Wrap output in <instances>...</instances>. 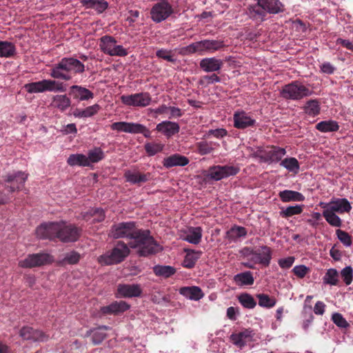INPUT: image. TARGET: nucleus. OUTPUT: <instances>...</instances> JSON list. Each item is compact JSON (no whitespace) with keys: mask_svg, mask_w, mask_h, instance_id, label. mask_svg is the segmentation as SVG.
<instances>
[{"mask_svg":"<svg viewBox=\"0 0 353 353\" xmlns=\"http://www.w3.org/2000/svg\"><path fill=\"white\" fill-rule=\"evenodd\" d=\"M212 144V142L201 141L196 143V148L201 155H206L213 151Z\"/></svg>","mask_w":353,"mask_h":353,"instance_id":"51","label":"nucleus"},{"mask_svg":"<svg viewBox=\"0 0 353 353\" xmlns=\"http://www.w3.org/2000/svg\"><path fill=\"white\" fill-rule=\"evenodd\" d=\"M189 162L188 157L180 154H174L163 159V165L166 168H170L174 166H185Z\"/></svg>","mask_w":353,"mask_h":353,"instance_id":"27","label":"nucleus"},{"mask_svg":"<svg viewBox=\"0 0 353 353\" xmlns=\"http://www.w3.org/2000/svg\"><path fill=\"white\" fill-rule=\"evenodd\" d=\"M173 12L172 6L168 1H160L151 8V19L155 23H160L168 19Z\"/></svg>","mask_w":353,"mask_h":353,"instance_id":"11","label":"nucleus"},{"mask_svg":"<svg viewBox=\"0 0 353 353\" xmlns=\"http://www.w3.org/2000/svg\"><path fill=\"white\" fill-rule=\"evenodd\" d=\"M156 56L159 59H162L172 63H174L176 61L171 50L161 48L156 52Z\"/></svg>","mask_w":353,"mask_h":353,"instance_id":"48","label":"nucleus"},{"mask_svg":"<svg viewBox=\"0 0 353 353\" xmlns=\"http://www.w3.org/2000/svg\"><path fill=\"white\" fill-rule=\"evenodd\" d=\"M339 272L336 269L330 268L325 272L323 281L325 284L337 285L339 283Z\"/></svg>","mask_w":353,"mask_h":353,"instance_id":"45","label":"nucleus"},{"mask_svg":"<svg viewBox=\"0 0 353 353\" xmlns=\"http://www.w3.org/2000/svg\"><path fill=\"white\" fill-rule=\"evenodd\" d=\"M120 100L125 105L142 108L150 105L152 97L148 92H141L131 94H123L120 97Z\"/></svg>","mask_w":353,"mask_h":353,"instance_id":"8","label":"nucleus"},{"mask_svg":"<svg viewBox=\"0 0 353 353\" xmlns=\"http://www.w3.org/2000/svg\"><path fill=\"white\" fill-rule=\"evenodd\" d=\"M52 261V256L46 253H37L28 255V256L19 262V265L23 268H32L39 267Z\"/></svg>","mask_w":353,"mask_h":353,"instance_id":"12","label":"nucleus"},{"mask_svg":"<svg viewBox=\"0 0 353 353\" xmlns=\"http://www.w3.org/2000/svg\"><path fill=\"white\" fill-rule=\"evenodd\" d=\"M239 168L234 165H214L210 167L206 174V177L214 181H219L224 178L237 174Z\"/></svg>","mask_w":353,"mask_h":353,"instance_id":"10","label":"nucleus"},{"mask_svg":"<svg viewBox=\"0 0 353 353\" xmlns=\"http://www.w3.org/2000/svg\"><path fill=\"white\" fill-rule=\"evenodd\" d=\"M81 232V228L74 224L59 221L41 224L36 230V234L40 239L72 243L79 239Z\"/></svg>","mask_w":353,"mask_h":353,"instance_id":"2","label":"nucleus"},{"mask_svg":"<svg viewBox=\"0 0 353 353\" xmlns=\"http://www.w3.org/2000/svg\"><path fill=\"white\" fill-rule=\"evenodd\" d=\"M34 328L29 326H23L19 331V336L26 341H31L34 332Z\"/></svg>","mask_w":353,"mask_h":353,"instance_id":"58","label":"nucleus"},{"mask_svg":"<svg viewBox=\"0 0 353 353\" xmlns=\"http://www.w3.org/2000/svg\"><path fill=\"white\" fill-rule=\"evenodd\" d=\"M341 276L344 283L349 285L352 282L353 279V269L351 266L344 268L341 272Z\"/></svg>","mask_w":353,"mask_h":353,"instance_id":"54","label":"nucleus"},{"mask_svg":"<svg viewBox=\"0 0 353 353\" xmlns=\"http://www.w3.org/2000/svg\"><path fill=\"white\" fill-rule=\"evenodd\" d=\"M101 107L99 104H94L87 107L83 110L84 118L94 116L99 111Z\"/></svg>","mask_w":353,"mask_h":353,"instance_id":"61","label":"nucleus"},{"mask_svg":"<svg viewBox=\"0 0 353 353\" xmlns=\"http://www.w3.org/2000/svg\"><path fill=\"white\" fill-rule=\"evenodd\" d=\"M221 77L216 74L213 73L210 75H204L199 79V83L201 85H208L216 83L221 82Z\"/></svg>","mask_w":353,"mask_h":353,"instance_id":"52","label":"nucleus"},{"mask_svg":"<svg viewBox=\"0 0 353 353\" xmlns=\"http://www.w3.org/2000/svg\"><path fill=\"white\" fill-rule=\"evenodd\" d=\"M308 272V268L303 265H296L292 269V272L299 278H303Z\"/></svg>","mask_w":353,"mask_h":353,"instance_id":"63","label":"nucleus"},{"mask_svg":"<svg viewBox=\"0 0 353 353\" xmlns=\"http://www.w3.org/2000/svg\"><path fill=\"white\" fill-rule=\"evenodd\" d=\"M28 176V174L21 171L8 173L3 176L4 187L10 193L22 190Z\"/></svg>","mask_w":353,"mask_h":353,"instance_id":"9","label":"nucleus"},{"mask_svg":"<svg viewBox=\"0 0 353 353\" xmlns=\"http://www.w3.org/2000/svg\"><path fill=\"white\" fill-rule=\"evenodd\" d=\"M321 208H327L328 210L339 214L348 213L352 210L350 203L347 199L333 198L330 202L321 201L319 203Z\"/></svg>","mask_w":353,"mask_h":353,"instance_id":"13","label":"nucleus"},{"mask_svg":"<svg viewBox=\"0 0 353 353\" xmlns=\"http://www.w3.org/2000/svg\"><path fill=\"white\" fill-rule=\"evenodd\" d=\"M281 96L286 100L299 101L312 94L308 87L299 81H294L285 85L281 90Z\"/></svg>","mask_w":353,"mask_h":353,"instance_id":"5","label":"nucleus"},{"mask_svg":"<svg viewBox=\"0 0 353 353\" xmlns=\"http://www.w3.org/2000/svg\"><path fill=\"white\" fill-rule=\"evenodd\" d=\"M181 294L195 301H199L204 296L201 289L198 286L183 287L179 290Z\"/></svg>","mask_w":353,"mask_h":353,"instance_id":"29","label":"nucleus"},{"mask_svg":"<svg viewBox=\"0 0 353 353\" xmlns=\"http://www.w3.org/2000/svg\"><path fill=\"white\" fill-rule=\"evenodd\" d=\"M155 130L167 138H170L179 132L180 126L178 123L163 121L157 125Z\"/></svg>","mask_w":353,"mask_h":353,"instance_id":"18","label":"nucleus"},{"mask_svg":"<svg viewBox=\"0 0 353 353\" xmlns=\"http://www.w3.org/2000/svg\"><path fill=\"white\" fill-rule=\"evenodd\" d=\"M339 241L346 247H350L352 245V236L345 231L338 229L336 230Z\"/></svg>","mask_w":353,"mask_h":353,"instance_id":"53","label":"nucleus"},{"mask_svg":"<svg viewBox=\"0 0 353 353\" xmlns=\"http://www.w3.org/2000/svg\"><path fill=\"white\" fill-rule=\"evenodd\" d=\"M110 327L106 325L99 326L98 327L88 330L85 334V337L92 335V342L94 345L100 344L106 337L105 331L110 330Z\"/></svg>","mask_w":353,"mask_h":353,"instance_id":"26","label":"nucleus"},{"mask_svg":"<svg viewBox=\"0 0 353 353\" xmlns=\"http://www.w3.org/2000/svg\"><path fill=\"white\" fill-rule=\"evenodd\" d=\"M280 165L294 174H297L300 170L299 163L294 157H288L283 159L280 162Z\"/></svg>","mask_w":353,"mask_h":353,"instance_id":"40","label":"nucleus"},{"mask_svg":"<svg viewBox=\"0 0 353 353\" xmlns=\"http://www.w3.org/2000/svg\"><path fill=\"white\" fill-rule=\"evenodd\" d=\"M256 298L259 300V306L262 307L272 308L276 303V299L274 297L270 296L267 294H256Z\"/></svg>","mask_w":353,"mask_h":353,"instance_id":"44","label":"nucleus"},{"mask_svg":"<svg viewBox=\"0 0 353 353\" xmlns=\"http://www.w3.org/2000/svg\"><path fill=\"white\" fill-rule=\"evenodd\" d=\"M332 321L339 327L345 328L349 326L347 321L343 318L341 314L334 313L332 316Z\"/></svg>","mask_w":353,"mask_h":353,"instance_id":"57","label":"nucleus"},{"mask_svg":"<svg viewBox=\"0 0 353 353\" xmlns=\"http://www.w3.org/2000/svg\"><path fill=\"white\" fill-rule=\"evenodd\" d=\"M83 219L85 221H89L93 218V223H100L105 218V212L101 208H92L88 211L82 213Z\"/></svg>","mask_w":353,"mask_h":353,"instance_id":"32","label":"nucleus"},{"mask_svg":"<svg viewBox=\"0 0 353 353\" xmlns=\"http://www.w3.org/2000/svg\"><path fill=\"white\" fill-rule=\"evenodd\" d=\"M49 335L46 332L39 330H34L33 335L32 337L31 341L33 342H46L48 341Z\"/></svg>","mask_w":353,"mask_h":353,"instance_id":"56","label":"nucleus"},{"mask_svg":"<svg viewBox=\"0 0 353 353\" xmlns=\"http://www.w3.org/2000/svg\"><path fill=\"white\" fill-rule=\"evenodd\" d=\"M141 293L142 289L139 284H119L117 286V294L121 297H137Z\"/></svg>","mask_w":353,"mask_h":353,"instance_id":"16","label":"nucleus"},{"mask_svg":"<svg viewBox=\"0 0 353 353\" xmlns=\"http://www.w3.org/2000/svg\"><path fill=\"white\" fill-rule=\"evenodd\" d=\"M87 158L88 159V165L90 163H97L104 158L103 151L99 148H96L88 152Z\"/></svg>","mask_w":353,"mask_h":353,"instance_id":"50","label":"nucleus"},{"mask_svg":"<svg viewBox=\"0 0 353 353\" xmlns=\"http://www.w3.org/2000/svg\"><path fill=\"white\" fill-rule=\"evenodd\" d=\"M15 53L16 48L12 43L0 41V57H11Z\"/></svg>","mask_w":353,"mask_h":353,"instance_id":"41","label":"nucleus"},{"mask_svg":"<svg viewBox=\"0 0 353 353\" xmlns=\"http://www.w3.org/2000/svg\"><path fill=\"white\" fill-rule=\"evenodd\" d=\"M316 129L321 132H334L339 129V123L336 121H323L316 125Z\"/></svg>","mask_w":353,"mask_h":353,"instance_id":"37","label":"nucleus"},{"mask_svg":"<svg viewBox=\"0 0 353 353\" xmlns=\"http://www.w3.org/2000/svg\"><path fill=\"white\" fill-rule=\"evenodd\" d=\"M28 93H39L44 92H61L65 91V87L63 82L52 79H43L41 81L32 82L24 85Z\"/></svg>","mask_w":353,"mask_h":353,"instance_id":"6","label":"nucleus"},{"mask_svg":"<svg viewBox=\"0 0 353 353\" xmlns=\"http://www.w3.org/2000/svg\"><path fill=\"white\" fill-rule=\"evenodd\" d=\"M303 205H290L285 209H283L280 212V216L283 218L288 219L294 215H298L302 213L303 210Z\"/></svg>","mask_w":353,"mask_h":353,"instance_id":"42","label":"nucleus"},{"mask_svg":"<svg viewBox=\"0 0 353 353\" xmlns=\"http://www.w3.org/2000/svg\"><path fill=\"white\" fill-rule=\"evenodd\" d=\"M153 271L157 276L165 278H168L176 272L175 268L170 265H156Z\"/></svg>","mask_w":353,"mask_h":353,"instance_id":"43","label":"nucleus"},{"mask_svg":"<svg viewBox=\"0 0 353 353\" xmlns=\"http://www.w3.org/2000/svg\"><path fill=\"white\" fill-rule=\"evenodd\" d=\"M323 209L322 216L328 224L335 228H341L342 226L343 221L336 212H332L327 208Z\"/></svg>","mask_w":353,"mask_h":353,"instance_id":"35","label":"nucleus"},{"mask_svg":"<svg viewBox=\"0 0 353 353\" xmlns=\"http://www.w3.org/2000/svg\"><path fill=\"white\" fill-rule=\"evenodd\" d=\"M227 234L230 239H236L242 236H245L247 234V230L244 227L235 225L232 227Z\"/></svg>","mask_w":353,"mask_h":353,"instance_id":"49","label":"nucleus"},{"mask_svg":"<svg viewBox=\"0 0 353 353\" xmlns=\"http://www.w3.org/2000/svg\"><path fill=\"white\" fill-rule=\"evenodd\" d=\"M69 94L74 99L81 101H88L94 98V93L85 87L74 85L70 86Z\"/></svg>","mask_w":353,"mask_h":353,"instance_id":"21","label":"nucleus"},{"mask_svg":"<svg viewBox=\"0 0 353 353\" xmlns=\"http://www.w3.org/2000/svg\"><path fill=\"white\" fill-rule=\"evenodd\" d=\"M228 135V131L224 128H217L210 130L205 132V137L207 138L213 136L216 139H222Z\"/></svg>","mask_w":353,"mask_h":353,"instance_id":"55","label":"nucleus"},{"mask_svg":"<svg viewBox=\"0 0 353 353\" xmlns=\"http://www.w3.org/2000/svg\"><path fill=\"white\" fill-rule=\"evenodd\" d=\"M252 332L248 330H245L239 333H234L230 336L232 343L241 347L244 346L246 343L252 338Z\"/></svg>","mask_w":353,"mask_h":353,"instance_id":"33","label":"nucleus"},{"mask_svg":"<svg viewBox=\"0 0 353 353\" xmlns=\"http://www.w3.org/2000/svg\"><path fill=\"white\" fill-rule=\"evenodd\" d=\"M238 300L245 308L253 309L256 305V302L253 296L248 293L241 294L238 297Z\"/></svg>","mask_w":353,"mask_h":353,"instance_id":"46","label":"nucleus"},{"mask_svg":"<svg viewBox=\"0 0 353 353\" xmlns=\"http://www.w3.org/2000/svg\"><path fill=\"white\" fill-rule=\"evenodd\" d=\"M202 232L203 230L201 227H190L185 232L183 240L190 243L197 245L201 241Z\"/></svg>","mask_w":353,"mask_h":353,"instance_id":"30","label":"nucleus"},{"mask_svg":"<svg viewBox=\"0 0 353 353\" xmlns=\"http://www.w3.org/2000/svg\"><path fill=\"white\" fill-rule=\"evenodd\" d=\"M67 163L70 166H88V159L83 154H73L69 156Z\"/></svg>","mask_w":353,"mask_h":353,"instance_id":"39","label":"nucleus"},{"mask_svg":"<svg viewBox=\"0 0 353 353\" xmlns=\"http://www.w3.org/2000/svg\"><path fill=\"white\" fill-rule=\"evenodd\" d=\"M233 119L234 126L237 129L243 130L248 127H253L256 123V120L243 111L234 112Z\"/></svg>","mask_w":353,"mask_h":353,"instance_id":"17","label":"nucleus"},{"mask_svg":"<svg viewBox=\"0 0 353 353\" xmlns=\"http://www.w3.org/2000/svg\"><path fill=\"white\" fill-rule=\"evenodd\" d=\"M279 197L283 203L303 201L305 199V196L301 192L290 190L279 192Z\"/></svg>","mask_w":353,"mask_h":353,"instance_id":"28","label":"nucleus"},{"mask_svg":"<svg viewBox=\"0 0 353 353\" xmlns=\"http://www.w3.org/2000/svg\"><path fill=\"white\" fill-rule=\"evenodd\" d=\"M130 308V305L125 301H114L108 305L101 307V312L103 314H114L117 315L121 314Z\"/></svg>","mask_w":353,"mask_h":353,"instance_id":"23","label":"nucleus"},{"mask_svg":"<svg viewBox=\"0 0 353 353\" xmlns=\"http://www.w3.org/2000/svg\"><path fill=\"white\" fill-rule=\"evenodd\" d=\"M130 248L128 243L119 241L110 251L99 256V261L105 265L120 263L130 254Z\"/></svg>","mask_w":353,"mask_h":353,"instance_id":"4","label":"nucleus"},{"mask_svg":"<svg viewBox=\"0 0 353 353\" xmlns=\"http://www.w3.org/2000/svg\"><path fill=\"white\" fill-rule=\"evenodd\" d=\"M246 14L251 19L256 22L265 21L267 15L264 8L259 1H256V3L248 6Z\"/></svg>","mask_w":353,"mask_h":353,"instance_id":"19","label":"nucleus"},{"mask_svg":"<svg viewBox=\"0 0 353 353\" xmlns=\"http://www.w3.org/2000/svg\"><path fill=\"white\" fill-rule=\"evenodd\" d=\"M251 261L254 263H259L265 267L269 266L272 259V250L270 248L264 245L252 252Z\"/></svg>","mask_w":353,"mask_h":353,"instance_id":"15","label":"nucleus"},{"mask_svg":"<svg viewBox=\"0 0 353 353\" xmlns=\"http://www.w3.org/2000/svg\"><path fill=\"white\" fill-rule=\"evenodd\" d=\"M295 261L294 256H288L287 258L281 259L279 260L278 263L283 269H288L291 268Z\"/></svg>","mask_w":353,"mask_h":353,"instance_id":"62","label":"nucleus"},{"mask_svg":"<svg viewBox=\"0 0 353 353\" xmlns=\"http://www.w3.org/2000/svg\"><path fill=\"white\" fill-rule=\"evenodd\" d=\"M224 44L222 41L216 40H203L193 43L186 48L189 53H195L203 50H217L222 48Z\"/></svg>","mask_w":353,"mask_h":353,"instance_id":"14","label":"nucleus"},{"mask_svg":"<svg viewBox=\"0 0 353 353\" xmlns=\"http://www.w3.org/2000/svg\"><path fill=\"white\" fill-rule=\"evenodd\" d=\"M223 65V61L215 57L204 58L199 62L200 68L205 72L219 71Z\"/></svg>","mask_w":353,"mask_h":353,"instance_id":"22","label":"nucleus"},{"mask_svg":"<svg viewBox=\"0 0 353 353\" xmlns=\"http://www.w3.org/2000/svg\"><path fill=\"white\" fill-rule=\"evenodd\" d=\"M112 130L131 134H142L145 138L151 137V131L145 125L132 122L119 121L112 123Z\"/></svg>","mask_w":353,"mask_h":353,"instance_id":"7","label":"nucleus"},{"mask_svg":"<svg viewBox=\"0 0 353 353\" xmlns=\"http://www.w3.org/2000/svg\"><path fill=\"white\" fill-rule=\"evenodd\" d=\"M234 281L238 285H252L254 284V279L250 271H245L234 275Z\"/></svg>","mask_w":353,"mask_h":353,"instance_id":"36","label":"nucleus"},{"mask_svg":"<svg viewBox=\"0 0 353 353\" xmlns=\"http://www.w3.org/2000/svg\"><path fill=\"white\" fill-rule=\"evenodd\" d=\"M110 235L114 239H126L129 246L136 249L139 256H148L161 250L151 236L150 230L139 228L134 221L113 224L110 230Z\"/></svg>","mask_w":353,"mask_h":353,"instance_id":"1","label":"nucleus"},{"mask_svg":"<svg viewBox=\"0 0 353 353\" xmlns=\"http://www.w3.org/2000/svg\"><path fill=\"white\" fill-rule=\"evenodd\" d=\"M80 258L81 256L78 252L72 251L66 254L63 261L68 264H76L79 261Z\"/></svg>","mask_w":353,"mask_h":353,"instance_id":"59","label":"nucleus"},{"mask_svg":"<svg viewBox=\"0 0 353 353\" xmlns=\"http://www.w3.org/2000/svg\"><path fill=\"white\" fill-rule=\"evenodd\" d=\"M336 70V68L330 62L325 61L320 65V71L326 74H332Z\"/></svg>","mask_w":353,"mask_h":353,"instance_id":"60","label":"nucleus"},{"mask_svg":"<svg viewBox=\"0 0 353 353\" xmlns=\"http://www.w3.org/2000/svg\"><path fill=\"white\" fill-rule=\"evenodd\" d=\"M128 54V50L121 45H115L110 56L125 57Z\"/></svg>","mask_w":353,"mask_h":353,"instance_id":"64","label":"nucleus"},{"mask_svg":"<svg viewBox=\"0 0 353 353\" xmlns=\"http://www.w3.org/2000/svg\"><path fill=\"white\" fill-rule=\"evenodd\" d=\"M71 105V99L66 94H57L52 97L50 106L61 112H65Z\"/></svg>","mask_w":353,"mask_h":353,"instance_id":"25","label":"nucleus"},{"mask_svg":"<svg viewBox=\"0 0 353 353\" xmlns=\"http://www.w3.org/2000/svg\"><path fill=\"white\" fill-rule=\"evenodd\" d=\"M164 145L161 143L148 142L144 145V149L148 156L152 157L163 151Z\"/></svg>","mask_w":353,"mask_h":353,"instance_id":"47","label":"nucleus"},{"mask_svg":"<svg viewBox=\"0 0 353 353\" xmlns=\"http://www.w3.org/2000/svg\"><path fill=\"white\" fill-rule=\"evenodd\" d=\"M303 109L305 112L309 116L315 117L320 113V102L317 99H310L306 102Z\"/></svg>","mask_w":353,"mask_h":353,"instance_id":"38","label":"nucleus"},{"mask_svg":"<svg viewBox=\"0 0 353 353\" xmlns=\"http://www.w3.org/2000/svg\"><path fill=\"white\" fill-rule=\"evenodd\" d=\"M124 176L128 182L139 185L150 181L153 177L150 172L141 173L139 171L131 172L130 170L125 172Z\"/></svg>","mask_w":353,"mask_h":353,"instance_id":"20","label":"nucleus"},{"mask_svg":"<svg viewBox=\"0 0 353 353\" xmlns=\"http://www.w3.org/2000/svg\"><path fill=\"white\" fill-rule=\"evenodd\" d=\"M268 150L265 152V161L270 163H278L282 161L285 155L286 150L283 148L276 145L268 147Z\"/></svg>","mask_w":353,"mask_h":353,"instance_id":"24","label":"nucleus"},{"mask_svg":"<svg viewBox=\"0 0 353 353\" xmlns=\"http://www.w3.org/2000/svg\"><path fill=\"white\" fill-rule=\"evenodd\" d=\"M85 71V65L74 57H63L58 63L52 65L50 70L51 77L63 81H70L72 75L81 74Z\"/></svg>","mask_w":353,"mask_h":353,"instance_id":"3","label":"nucleus"},{"mask_svg":"<svg viewBox=\"0 0 353 353\" xmlns=\"http://www.w3.org/2000/svg\"><path fill=\"white\" fill-rule=\"evenodd\" d=\"M116 43V39L112 36L105 35L99 39L100 49L103 52L110 56Z\"/></svg>","mask_w":353,"mask_h":353,"instance_id":"34","label":"nucleus"},{"mask_svg":"<svg viewBox=\"0 0 353 353\" xmlns=\"http://www.w3.org/2000/svg\"><path fill=\"white\" fill-rule=\"evenodd\" d=\"M186 252L185 256L183 261V267L191 269L194 267L196 261L202 254L200 250H185Z\"/></svg>","mask_w":353,"mask_h":353,"instance_id":"31","label":"nucleus"}]
</instances>
